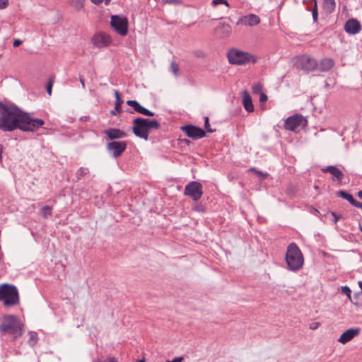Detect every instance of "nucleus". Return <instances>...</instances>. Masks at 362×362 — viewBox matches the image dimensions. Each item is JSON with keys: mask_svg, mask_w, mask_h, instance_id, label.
<instances>
[{"mask_svg": "<svg viewBox=\"0 0 362 362\" xmlns=\"http://www.w3.org/2000/svg\"><path fill=\"white\" fill-rule=\"evenodd\" d=\"M297 66L300 69L312 71L317 68L318 63L315 59L307 55H303L299 57Z\"/></svg>", "mask_w": 362, "mask_h": 362, "instance_id": "obj_10", "label": "nucleus"}, {"mask_svg": "<svg viewBox=\"0 0 362 362\" xmlns=\"http://www.w3.org/2000/svg\"><path fill=\"white\" fill-rule=\"evenodd\" d=\"M252 89L254 93L259 94L262 93V86L260 83H257L252 86Z\"/></svg>", "mask_w": 362, "mask_h": 362, "instance_id": "obj_34", "label": "nucleus"}, {"mask_svg": "<svg viewBox=\"0 0 362 362\" xmlns=\"http://www.w3.org/2000/svg\"><path fill=\"white\" fill-rule=\"evenodd\" d=\"M350 194L346 192V191L340 190L337 192V195L344 199H346L347 197H349Z\"/></svg>", "mask_w": 362, "mask_h": 362, "instance_id": "obj_38", "label": "nucleus"}, {"mask_svg": "<svg viewBox=\"0 0 362 362\" xmlns=\"http://www.w3.org/2000/svg\"><path fill=\"white\" fill-rule=\"evenodd\" d=\"M346 200H347L351 205L357 208L361 209V207H362V203L355 200L351 194L349 195V197H346Z\"/></svg>", "mask_w": 362, "mask_h": 362, "instance_id": "obj_30", "label": "nucleus"}, {"mask_svg": "<svg viewBox=\"0 0 362 362\" xmlns=\"http://www.w3.org/2000/svg\"><path fill=\"white\" fill-rule=\"evenodd\" d=\"M53 83H54V77H51L49 79L47 84V87H46L47 92L49 95H51V94H52V88Z\"/></svg>", "mask_w": 362, "mask_h": 362, "instance_id": "obj_33", "label": "nucleus"}, {"mask_svg": "<svg viewBox=\"0 0 362 362\" xmlns=\"http://www.w3.org/2000/svg\"><path fill=\"white\" fill-rule=\"evenodd\" d=\"M127 141H111L107 144L106 148L109 153L114 157H119L127 148Z\"/></svg>", "mask_w": 362, "mask_h": 362, "instance_id": "obj_11", "label": "nucleus"}, {"mask_svg": "<svg viewBox=\"0 0 362 362\" xmlns=\"http://www.w3.org/2000/svg\"><path fill=\"white\" fill-rule=\"evenodd\" d=\"M164 4H178L181 2V0H163Z\"/></svg>", "mask_w": 362, "mask_h": 362, "instance_id": "obj_41", "label": "nucleus"}, {"mask_svg": "<svg viewBox=\"0 0 362 362\" xmlns=\"http://www.w3.org/2000/svg\"><path fill=\"white\" fill-rule=\"evenodd\" d=\"M89 173V170L87 168L81 167L76 173V177L77 180L81 179L83 177Z\"/></svg>", "mask_w": 362, "mask_h": 362, "instance_id": "obj_29", "label": "nucleus"}, {"mask_svg": "<svg viewBox=\"0 0 362 362\" xmlns=\"http://www.w3.org/2000/svg\"><path fill=\"white\" fill-rule=\"evenodd\" d=\"M209 117H205V120H204V127L206 129L207 132H215L214 129H211L209 128Z\"/></svg>", "mask_w": 362, "mask_h": 362, "instance_id": "obj_36", "label": "nucleus"}, {"mask_svg": "<svg viewBox=\"0 0 362 362\" xmlns=\"http://www.w3.org/2000/svg\"><path fill=\"white\" fill-rule=\"evenodd\" d=\"M138 362H144V361H138Z\"/></svg>", "mask_w": 362, "mask_h": 362, "instance_id": "obj_53", "label": "nucleus"}, {"mask_svg": "<svg viewBox=\"0 0 362 362\" xmlns=\"http://www.w3.org/2000/svg\"><path fill=\"white\" fill-rule=\"evenodd\" d=\"M29 339L28 340V344L29 346L33 347L37 341V334L35 332H29L28 333Z\"/></svg>", "mask_w": 362, "mask_h": 362, "instance_id": "obj_25", "label": "nucleus"}, {"mask_svg": "<svg viewBox=\"0 0 362 362\" xmlns=\"http://www.w3.org/2000/svg\"><path fill=\"white\" fill-rule=\"evenodd\" d=\"M320 322H314L310 325L309 327L310 329L315 330V329H317L320 327Z\"/></svg>", "mask_w": 362, "mask_h": 362, "instance_id": "obj_42", "label": "nucleus"}, {"mask_svg": "<svg viewBox=\"0 0 362 362\" xmlns=\"http://www.w3.org/2000/svg\"><path fill=\"white\" fill-rule=\"evenodd\" d=\"M285 259L290 271L296 272L303 267V255L296 243H292L288 245Z\"/></svg>", "mask_w": 362, "mask_h": 362, "instance_id": "obj_2", "label": "nucleus"}, {"mask_svg": "<svg viewBox=\"0 0 362 362\" xmlns=\"http://www.w3.org/2000/svg\"><path fill=\"white\" fill-rule=\"evenodd\" d=\"M170 69H171L172 72L175 75L177 76L178 74V73H179V66H178V64L175 61H173L170 63Z\"/></svg>", "mask_w": 362, "mask_h": 362, "instance_id": "obj_31", "label": "nucleus"}, {"mask_svg": "<svg viewBox=\"0 0 362 362\" xmlns=\"http://www.w3.org/2000/svg\"><path fill=\"white\" fill-rule=\"evenodd\" d=\"M211 4L213 6H216L219 4H224L228 8L230 7V4L226 0H213Z\"/></svg>", "mask_w": 362, "mask_h": 362, "instance_id": "obj_32", "label": "nucleus"}, {"mask_svg": "<svg viewBox=\"0 0 362 362\" xmlns=\"http://www.w3.org/2000/svg\"><path fill=\"white\" fill-rule=\"evenodd\" d=\"M331 214L334 218V223H337V221L341 218V215L337 214L336 212L331 211Z\"/></svg>", "mask_w": 362, "mask_h": 362, "instance_id": "obj_40", "label": "nucleus"}, {"mask_svg": "<svg viewBox=\"0 0 362 362\" xmlns=\"http://www.w3.org/2000/svg\"><path fill=\"white\" fill-rule=\"evenodd\" d=\"M359 230L362 232V226L361 225L359 226Z\"/></svg>", "mask_w": 362, "mask_h": 362, "instance_id": "obj_52", "label": "nucleus"}, {"mask_svg": "<svg viewBox=\"0 0 362 362\" xmlns=\"http://www.w3.org/2000/svg\"><path fill=\"white\" fill-rule=\"evenodd\" d=\"M92 43L98 48L105 47L112 43V37L105 33H98L92 37Z\"/></svg>", "mask_w": 362, "mask_h": 362, "instance_id": "obj_12", "label": "nucleus"}, {"mask_svg": "<svg viewBox=\"0 0 362 362\" xmlns=\"http://www.w3.org/2000/svg\"><path fill=\"white\" fill-rule=\"evenodd\" d=\"M45 124L39 118H33L11 104L0 102V129L12 132L19 129L24 132H35Z\"/></svg>", "mask_w": 362, "mask_h": 362, "instance_id": "obj_1", "label": "nucleus"}, {"mask_svg": "<svg viewBox=\"0 0 362 362\" xmlns=\"http://www.w3.org/2000/svg\"><path fill=\"white\" fill-rule=\"evenodd\" d=\"M243 103L245 109L247 112H252L254 111V106L252 104V98L247 90H244L243 92Z\"/></svg>", "mask_w": 362, "mask_h": 362, "instance_id": "obj_21", "label": "nucleus"}, {"mask_svg": "<svg viewBox=\"0 0 362 362\" xmlns=\"http://www.w3.org/2000/svg\"><path fill=\"white\" fill-rule=\"evenodd\" d=\"M79 80H80V82H81L83 88H85L84 81H83V78L81 76H80Z\"/></svg>", "mask_w": 362, "mask_h": 362, "instance_id": "obj_48", "label": "nucleus"}, {"mask_svg": "<svg viewBox=\"0 0 362 362\" xmlns=\"http://www.w3.org/2000/svg\"><path fill=\"white\" fill-rule=\"evenodd\" d=\"M322 171L324 173H329L333 176V180L336 178L338 181L341 182L343 179L344 175L341 170H340L338 168L329 165L326 167L325 168H322Z\"/></svg>", "mask_w": 362, "mask_h": 362, "instance_id": "obj_19", "label": "nucleus"}, {"mask_svg": "<svg viewBox=\"0 0 362 362\" xmlns=\"http://www.w3.org/2000/svg\"><path fill=\"white\" fill-rule=\"evenodd\" d=\"M344 30L350 35H356L361 30L359 21L355 18L349 19L344 24Z\"/></svg>", "mask_w": 362, "mask_h": 362, "instance_id": "obj_16", "label": "nucleus"}, {"mask_svg": "<svg viewBox=\"0 0 362 362\" xmlns=\"http://www.w3.org/2000/svg\"><path fill=\"white\" fill-rule=\"evenodd\" d=\"M195 54L199 57H204V54L202 51H197V52H196Z\"/></svg>", "mask_w": 362, "mask_h": 362, "instance_id": "obj_47", "label": "nucleus"}, {"mask_svg": "<svg viewBox=\"0 0 362 362\" xmlns=\"http://www.w3.org/2000/svg\"><path fill=\"white\" fill-rule=\"evenodd\" d=\"M250 54L238 49H231L227 54L228 62L231 64L241 65L250 62Z\"/></svg>", "mask_w": 362, "mask_h": 362, "instance_id": "obj_6", "label": "nucleus"}, {"mask_svg": "<svg viewBox=\"0 0 362 362\" xmlns=\"http://www.w3.org/2000/svg\"><path fill=\"white\" fill-rule=\"evenodd\" d=\"M261 19L259 16L256 14L250 13L241 16L237 21L236 25H243L247 27H253L260 23Z\"/></svg>", "mask_w": 362, "mask_h": 362, "instance_id": "obj_14", "label": "nucleus"}, {"mask_svg": "<svg viewBox=\"0 0 362 362\" xmlns=\"http://www.w3.org/2000/svg\"><path fill=\"white\" fill-rule=\"evenodd\" d=\"M132 132L141 139L148 140L149 132L151 129H158L160 124L156 120L138 117L133 120Z\"/></svg>", "mask_w": 362, "mask_h": 362, "instance_id": "obj_3", "label": "nucleus"}, {"mask_svg": "<svg viewBox=\"0 0 362 362\" xmlns=\"http://www.w3.org/2000/svg\"><path fill=\"white\" fill-rule=\"evenodd\" d=\"M115 95L116 98V102L115 104V110L111 111L112 115H116L121 112V104L122 103V100L120 97V94L118 91L115 90Z\"/></svg>", "mask_w": 362, "mask_h": 362, "instance_id": "obj_22", "label": "nucleus"}, {"mask_svg": "<svg viewBox=\"0 0 362 362\" xmlns=\"http://www.w3.org/2000/svg\"><path fill=\"white\" fill-rule=\"evenodd\" d=\"M127 104L133 107L134 111L142 114L146 116H153L154 112L147 110L146 108L141 106L136 100H129L127 101Z\"/></svg>", "mask_w": 362, "mask_h": 362, "instance_id": "obj_17", "label": "nucleus"}, {"mask_svg": "<svg viewBox=\"0 0 362 362\" xmlns=\"http://www.w3.org/2000/svg\"><path fill=\"white\" fill-rule=\"evenodd\" d=\"M0 300H3L6 306L18 305L19 303V295L16 287L8 284H1Z\"/></svg>", "mask_w": 362, "mask_h": 362, "instance_id": "obj_5", "label": "nucleus"}, {"mask_svg": "<svg viewBox=\"0 0 362 362\" xmlns=\"http://www.w3.org/2000/svg\"><path fill=\"white\" fill-rule=\"evenodd\" d=\"M181 129L187 134V136L193 139H198L206 136V132L202 129L192 125H185L181 127Z\"/></svg>", "mask_w": 362, "mask_h": 362, "instance_id": "obj_13", "label": "nucleus"}, {"mask_svg": "<svg viewBox=\"0 0 362 362\" xmlns=\"http://www.w3.org/2000/svg\"><path fill=\"white\" fill-rule=\"evenodd\" d=\"M111 26L120 35L124 36L128 32V20L126 17L119 16H112Z\"/></svg>", "mask_w": 362, "mask_h": 362, "instance_id": "obj_7", "label": "nucleus"}, {"mask_svg": "<svg viewBox=\"0 0 362 362\" xmlns=\"http://www.w3.org/2000/svg\"><path fill=\"white\" fill-rule=\"evenodd\" d=\"M259 101L261 103H265L268 99L267 95L262 92L259 93Z\"/></svg>", "mask_w": 362, "mask_h": 362, "instance_id": "obj_43", "label": "nucleus"}, {"mask_svg": "<svg viewBox=\"0 0 362 362\" xmlns=\"http://www.w3.org/2000/svg\"><path fill=\"white\" fill-rule=\"evenodd\" d=\"M0 332L2 334L10 333L16 339L22 336L23 325L15 315H6L2 317Z\"/></svg>", "mask_w": 362, "mask_h": 362, "instance_id": "obj_4", "label": "nucleus"}, {"mask_svg": "<svg viewBox=\"0 0 362 362\" xmlns=\"http://www.w3.org/2000/svg\"><path fill=\"white\" fill-rule=\"evenodd\" d=\"M184 194L194 201H197L203 194L202 185L198 182L192 181L185 186Z\"/></svg>", "mask_w": 362, "mask_h": 362, "instance_id": "obj_8", "label": "nucleus"}, {"mask_svg": "<svg viewBox=\"0 0 362 362\" xmlns=\"http://www.w3.org/2000/svg\"><path fill=\"white\" fill-rule=\"evenodd\" d=\"M1 154H2V146L0 145V162L1 161V159H2Z\"/></svg>", "mask_w": 362, "mask_h": 362, "instance_id": "obj_50", "label": "nucleus"}, {"mask_svg": "<svg viewBox=\"0 0 362 362\" xmlns=\"http://www.w3.org/2000/svg\"><path fill=\"white\" fill-rule=\"evenodd\" d=\"M361 329L359 327L350 328L344 332L337 341L342 344H345L351 341L354 337L359 335Z\"/></svg>", "mask_w": 362, "mask_h": 362, "instance_id": "obj_15", "label": "nucleus"}, {"mask_svg": "<svg viewBox=\"0 0 362 362\" xmlns=\"http://www.w3.org/2000/svg\"><path fill=\"white\" fill-rule=\"evenodd\" d=\"M217 29H221L223 30V33L224 35L228 36L231 33V28L230 26L225 23H221L219 24V25L217 27Z\"/></svg>", "mask_w": 362, "mask_h": 362, "instance_id": "obj_26", "label": "nucleus"}, {"mask_svg": "<svg viewBox=\"0 0 362 362\" xmlns=\"http://www.w3.org/2000/svg\"><path fill=\"white\" fill-rule=\"evenodd\" d=\"M104 134L112 140L124 138L127 136L124 132L115 128L107 129L104 131Z\"/></svg>", "mask_w": 362, "mask_h": 362, "instance_id": "obj_18", "label": "nucleus"}, {"mask_svg": "<svg viewBox=\"0 0 362 362\" xmlns=\"http://www.w3.org/2000/svg\"><path fill=\"white\" fill-rule=\"evenodd\" d=\"M358 285H359V287L361 288V293H362V281H359L358 282Z\"/></svg>", "mask_w": 362, "mask_h": 362, "instance_id": "obj_51", "label": "nucleus"}, {"mask_svg": "<svg viewBox=\"0 0 362 362\" xmlns=\"http://www.w3.org/2000/svg\"><path fill=\"white\" fill-rule=\"evenodd\" d=\"M8 4V0H0V9L5 8Z\"/></svg>", "mask_w": 362, "mask_h": 362, "instance_id": "obj_44", "label": "nucleus"}, {"mask_svg": "<svg viewBox=\"0 0 362 362\" xmlns=\"http://www.w3.org/2000/svg\"><path fill=\"white\" fill-rule=\"evenodd\" d=\"M85 0H69V4L76 10H80L83 7Z\"/></svg>", "mask_w": 362, "mask_h": 362, "instance_id": "obj_27", "label": "nucleus"}, {"mask_svg": "<svg viewBox=\"0 0 362 362\" xmlns=\"http://www.w3.org/2000/svg\"><path fill=\"white\" fill-rule=\"evenodd\" d=\"M92 3H93L94 4H100L101 3H104L105 5H107L110 0H90Z\"/></svg>", "mask_w": 362, "mask_h": 362, "instance_id": "obj_39", "label": "nucleus"}, {"mask_svg": "<svg viewBox=\"0 0 362 362\" xmlns=\"http://www.w3.org/2000/svg\"><path fill=\"white\" fill-rule=\"evenodd\" d=\"M357 195L358 197L362 199V191H359L358 193H357Z\"/></svg>", "mask_w": 362, "mask_h": 362, "instance_id": "obj_49", "label": "nucleus"}, {"mask_svg": "<svg viewBox=\"0 0 362 362\" xmlns=\"http://www.w3.org/2000/svg\"><path fill=\"white\" fill-rule=\"evenodd\" d=\"M361 209H362V207H361Z\"/></svg>", "mask_w": 362, "mask_h": 362, "instance_id": "obj_54", "label": "nucleus"}, {"mask_svg": "<svg viewBox=\"0 0 362 362\" xmlns=\"http://www.w3.org/2000/svg\"><path fill=\"white\" fill-rule=\"evenodd\" d=\"M334 0H323V7L328 12H332L335 8Z\"/></svg>", "mask_w": 362, "mask_h": 362, "instance_id": "obj_23", "label": "nucleus"}, {"mask_svg": "<svg viewBox=\"0 0 362 362\" xmlns=\"http://www.w3.org/2000/svg\"><path fill=\"white\" fill-rule=\"evenodd\" d=\"M183 360V357H175L172 361H167L166 362H182Z\"/></svg>", "mask_w": 362, "mask_h": 362, "instance_id": "obj_45", "label": "nucleus"}, {"mask_svg": "<svg viewBox=\"0 0 362 362\" xmlns=\"http://www.w3.org/2000/svg\"><path fill=\"white\" fill-rule=\"evenodd\" d=\"M310 5L313 6V8L311 9L312 16L314 22H317L318 19V12H317V5L316 0H310Z\"/></svg>", "mask_w": 362, "mask_h": 362, "instance_id": "obj_24", "label": "nucleus"}, {"mask_svg": "<svg viewBox=\"0 0 362 362\" xmlns=\"http://www.w3.org/2000/svg\"><path fill=\"white\" fill-rule=\"evenodd\" d=\"M334 66V62L331 58L322 59L318 64V69L321 71H328Z\"/></svg>", "mask_w": 362, "mask_h": 362, "instance_id": "obj_20", "label": "nucleus"}, {"mask_svg": "<svg viewBox=\"0 0 362 362\" xmlns=\"http://www.w3.org/2000/svg\"><path fill=\"white\" fill-rule=\"evenodd\" d=\"M250 171H253V172H255L257 175H259V176H262V177H263L264 178V177H267V175H268V174H267V173H262V171H260V170H258L255 169V168H250Z\"/></svg>", "mask_w": 362, "mask_h": 362, "instance_id": "obj_37", "label": "nucleus"}, {"mask_svg": "<svg viewBox=\"0 0 362 362\" xmlns=\"http://www.w3.org/2000/svg\"><path fill=\"white\" fill-rule=\"evenodd\" d=\"M40 211L43 218H47L49 216L52 215V207L49 206H44Z\"/></svg>", "mask_w": 362, "mask_h": 362, "instance_id": "obj_28", "label": "nucleus"}, {"mask_svg": "<svg viewBox=\"0 0 362 362\" xmlns=\"http://www.w3.org/2000/svg\"><path fill=\"white\" fill-rule=\"evenodd\" d=\"M307 120L300 115H295L288 117L284 123V128L286 130L295 131L299 127H305Z\"/></svg>", "mask_w": 362, "mask_h": 362, "instance_id": "obj_9", "label": "nucleus"}, {"mask_svg": "<svg viewBox=\"0 0 362 362\" xmlns=\"http://www.w3.org/2000/svg\"><path fill=\"white\" fill-rule=\"evenodd\" d=\"M21 44H22V40H21L19 39H16L13 41V47H18L19 45H21Z\"/></svg>", "mask_w": 362, "mask_h": 362, "instance_id": "obj_46", "label": "nucleus"}, {"mask_svg": "<svg viewBox=\"0 0 362 362\" xmlns=\"http://www.w3.org/2000/svg\"><path fill=\"white\" fill-rule=\"evenodd\" d=\"M341 291L349 298H351V289L348 286H343L342 288H341Z\"/></svg>", "mask_w": 362, "mask_h": 362, "instance_id": "obj_35", "label": "nucleus"}]
</instances>
